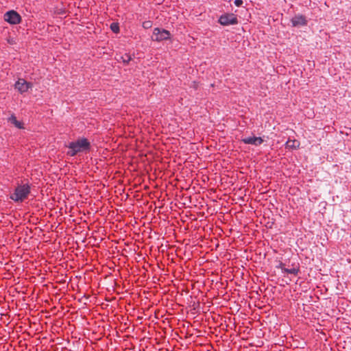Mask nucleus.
<instances>
[{"label":"nucleus","instance_id":"obj_17","mask_svg":"<svg viewBox=\"0 0 351 351\" xmlns=\"http://www.w3.org/2000/svg\"><path fill=\"white\" fill-rule=\"evenodd\" d=\"M191 87L193 88L195 90H197L199 87V83L197 82H193Z\"/></svg>","mask_w":351,"mask_h":351},{"label":"nucleus","instance_id":"obj_6","mask_svg":"<svg viewBox=\"0 0 351 351\" xmlns=\"http://www.w3.org/2000/svg\"><path fill=\"white\" fill-rule=\"evenodd\" d=\"M32 83L27 82L23 78H19L14 84V88L21 94H23L28 91L32 87Z\"/></svg>","mask_w":351,"mask_h":351},{"label":"nucleus","instance_id":"obj_15","mask_svg":"<svg viewBox=\"0 0 351 351\" xmlns=\"http://www.w3.org/2000/svg\"><path fill=\"white\" fill-rule=\"evenodd\" d=\"M276 268L281 269L282 272L285 273V269L287 268L285 267V264L282 262H279L278 265L276 266Z\"/></svg>","mask_w":351,"mask_h":351},{"label":"nucleus","instance_id":"obj_14","mask_svg":"<svg viewBox=\"0 0 351 351\" xmlns=\"http://www.w3.org/2000/svg\"><path fill=\"white\" fill-rule=\"evenodd\" d=\"M152 23L150 21H146L143 23V27L145 29H149L152 27Z\"/></svg>","mask_w":351,"mask_h":351},{"label":"nucleus","instance_id":"obj_8","mask_svg":"<svg viewBox=\"0 0 351 351\" xmlns=\"http://www.w3.org/2000/svg\"><path fill=\"white\" fill-rule=\"evenodd\" d=\"M241 141L245 144L254 145L256 146L260 145L264 141L261 137H256V136L245 138H243Z\"/></svg>","mask_w":351,"mask_h":351},{"label":"nucleus","instance_id":"obj_1","mask_svg":"<svg viewBox=\"0 0 351 351\" xmlns=\"http://www.w3.org/2000/svg\"><path fill=\"white\" fill-rule=\"evenodd\" d=\"M67 155L75 156L80 152H86L90 149V143L86 138H78L75 141L71 142L68 145Z\"/></svg>","mask_w":351,"mask_h":351},{"label":"nucleus","instance_id":"obj_7","mask_svg":"<svg viewBox=\"0 0 351 351\" xmlns=\"http://www.w3.org/2000/svg\"><path fill=\"white\" fill-rule=\"evenodd\" d=\"M293 27L305 26L307 25V20L302 14L295 15L291 20Z\"/></svg>","mask_w":351,"mask_h":351},{"label":"nucleus","instance_id":"obj_3","mask_svg":"<svg viewBox=\"0 0 351 351\" xmlns=\"http://www.w3.org/2000/svg\"><path fill=\"white\" fill-rule=\"evenodd\" d=\"M151 38L153 41L162 42L169 40L171 38V33L165 29L156 27L154 29Z\"/></svg>","mask_w":351,"mask_h":351},{"label":"nucleus","instance_id":"obj_16","mask_svg":"<svg viewBox=\"0 0 351 351\" xmlns=\"http://www.w3.org/2000/svg\"><path fill=\"white\" fill-rule=\"evenodd\" d=\"M234 3L236 6L240 7L243 4V1L242 0H235Z\"/></svg>","mask_w":351,"mask_h":351},{"label":"nucleus","instance_id":"obj_11","mask_svg":"<svg viewBox=\"0 0 351 351\" xmlns=\"http://www.w3.org/2000/svg\"><path fill=\"white\" fill-rule=\"evenodd\" d=\"M300 271L299 267H293L291 269H285L284 274H291L295 276H297Z\"/></svg>","mask_w":351,"mask_h":351},{"label":"nucleus","instance_id":"obj_5","mask_svg":"<svg viewBox=\"0 0 351 351\" xmlns=\"http://www.w3.org/2000/svg\"><path fill=\"white\" fill-rule=\"evenodd\" d=\"M4 20L10 24L16 25L21 23V17L16 11L10 10L4 14Z\"/></svg>","mask_w":351,"mask_h":351},{"label":"nucleus","instance_id":"obj_10","mask_svg":"<svg viewBox=\"0 0 351 351\" xmlns=\"http://www.w3.org/2000/svg\"><path fill=\"white\" fill-rule=\"evenodd\" d=\"M286 145L287 147L296 149L297 147H299L300 143L295 140L288 139V141L286 143Z\"/></svg>","mask_w":351,"mask_h":351},{"label":"nucleus","instance_id":"obj_9","mask_svg":"<svg viewBox=\"0 0 351 351\" xmlns=\"http://www.w3.org/2000/svg\"><path fill=\"white\" fill-rule=\"evenodd\" d=\"M9 121L12 124L14 125L17 128H23V123L21 121H19L14 114L11 115V117L9 118Z\"/></svg>","mask_w":351,"mask_h":351},{"label":"nucleus","instance_id":"obj_13","mask_svg":"<svg viewBox=\"0 0 351 351\" xmlns=\"http://www.w3.org/2000/svg\"><path fill=\"white\" fill-rule=\"evenodd\" d=\"M110 28L112 31L114 33H117L119 32V27L117 23H112L110 25Z\"/></svg>","mask_w":351,"mask_h":351},{"label":"nucleus","instance_id":"obj_2","mask_svg":"<svg viewBox=\"0 0 351 351\" xmlns=\"http://www.w3.org/2000/svg\"><path fill=\"white\" fill-rule=\"evenodd\" d=\"M30 193L31 186L29 184H19L10 195V198L14 202L21 203L27 199Z\"/></svg>","mask_w":351,"mask_h":351},{"label":"nucleus","instance_id":"obj_12","mask_svg":"<svg viewBox=\"0 0 351 351\" xmlns=\"http://www.w3.org/2000/svg\"><path fill=\"white\" fill-rule=\"evenodd\" d=\"M120 60L125 64H128L132 60L130 54L125 53L120 57Z\"/></svg>","mask_w":351,"mask_h":351},{"label":"nucleus","instance_id":"obj_4","mask_svg":"<svg viewBox=\"0 0 351 351\" xmlns=\"http://www.w3.org/2000/svg\"><path fill=\"white\" fill-rule=\"evenodd\" d=\"M238 22L237 16L233 13H225L219 19V23L223 26L236 25Z\"/></svg>","mask_w":351,"mask_h":351}]
</instances>
